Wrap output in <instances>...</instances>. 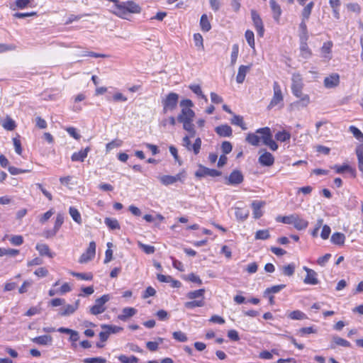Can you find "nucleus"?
<instances>
[{"label":"nucleus","instance_id":"1","mask_svg":"<svg viewBox=\"0 0 363 363\" xmlns=\"http://www.w3.org/2000/svg\"><path fill=\"white\" fill-rule=\"evenodd\" d=\"M245 140L253 146H259L262 141L264 145L268 146L273 151L278 149V145L273 140L271 130L268 127L261 128L257 129L255 133H248Z\"/></svg>","mask_w":363,"mask_h":363},{"label":"nucleus","instance_id":"2","mask_svg":"<svg viewBox=\"0 0 363 363\" xmlns=\"http://www.w3.org/2000/svg\"><path fill=\"white\" fill-rule=\"evenodd\" d=\"M111 11L119 18L128 19L130 14L140 13L141 8L133 1H114V4L111 7Z\"/></svg>","mask_w":363,"mask_h":363},{"label":"nucleus","instance_id":"3","mask_svg":"<svg viewBox=\"0 0 363 363\" xmlns=\"http://www.w3.org/2000/svg\"><path fill=\"white\" fill-rule=\"evenodd\" d=\"M181 112L177 116V121L191 120L195 117V112L192 110L194 104L190 99H183L179 104Z\"/></svg>","mask_w":363,"mask_h":363},{"label":"nucleus","instance_id":"4","mask_svg":"<svg viewBox=\"0 0 363 363\" xmlns=\"http://www.w3.org/2000/svg\"><path fill=\"white\" fill-rule=\"evenodd\" d=\"M179 98V94L174 92H170L166 95L165 97L162 100L163 113H166L168 111L174 110L177 108Z\"/></svg>","mask_w":363,"mask_h":363},{"label":"nucleus","instance_id":"5","mask_svg":"<svg viewBox=\"0 0 363 363\" xmlns=\"http://www.w3.org/2000/svg\"><path fill=\"white\" fill-rule=\"evenodd\" d=\"M284 96L281 91V86L277 82L273 83V96L268 105V109H272L274 107L281 105L283 106Z\"/></svg>","mask_w":363,"mask_h":363},{"label":"nucleus","instance_id":"6","mask_svg":"<svg viewBox=\"0 0 363 363\" xmlns=\"http://www.w3.org/2000/svg\"><path fill=\"white\" fill-rule=\"evenodd\" d=\"M109 294H104L99 298H96L94 304L90 307L89 312L94 315L103 313L106 307L105 304L110 300Z\"/></svg>","mask_w":363,"mask_h":363},{"label":"nucleus","instance_id":"7","mask_svg":"<svg viewBox=\"0 0 363 363\" xmlns=\"http://www.w3.org/2000/svg\"><path fill=\"white\" fill-rule=\"evenodd\" d=\"M190 136L186 135L182 139V145L188 150L192 151L194 155H198L200 152L201 147V139L200 138H197L194 144H191Z\"/></svg>","mask_w":363,"mask_h":363},{"label":"nucleus","instance_id":"8","mask_svg":"<svg viewBox=\"0 0 363 363\" xmlns=\"http://www.w3.org/2000/svg\"><path fill=\"white\" fill-rule=\"evenodd\" d=\"M291 91L296 97L301 96V91L303 87V79L300 74L294 73L291 77Z\"/></svg>","mask_w":363,"mask_h":363},{"label":"nucleus","instance_id":"9","mask_svg":"<svg viewBox=\"0 0 363 363\" xmlns=\"http://www.w3.org/2000/svg\"><path fill=\"white\" fill-rule=\"evenodd\" d=\"M185 177H186L185 172L183 171L174 176L162 175V176L159 177L158 179L162 184H164L165 186H168L170 184H173L177 182H183Z\"/></svg>","mask_w":363,"mask_h":363},{"label":"nucleus","instance_id":"10","mask_svg":"<svg viewBox=\"0 0 363 363\" xmlns=\"http://www.w3.org/2000/svg\"><path fill=\"white\" fill-rule=\"evenodd\" d=\"M259 157L258 158L259 163L264 167H271L274 163V157L270 152L265 150H259Z\"/></svg>","mask_w":363,"mask_h":363},{"label":"nucleus","instance_id":"11","mask_svg":"<svg viewBox=\"0 0 363 363\" xmlns=\"http://www.w3.org/2000/svg\"><path fill=\"white\" fill-rule=\"evenodd\" d=\"M251 17L258 35L262 37L264 33V28L259 14L255 10H252Z\"/></svg>","mask_w":363,"mask_h":363},{"label":"nucleus","instance_id":"12","mask_svg":"<svg viewBox=\"0 0 363 363\" xmlns=\"http://www.w3.org/2000/svg\"><path fill=\"white\" fill-rule=\"evenodd\" d=\"M96 254V243L94 241L89 242V247L85 252H84L80 258L79 262L80 263H86L90 260H91Z\"/></svg>","mask_w":363,"mask_h":363},{"label":"nucleus","instance_id":"13","mask_svg":"<svg viewBox=\"0 0 363 363\" xmlns=\"http://www.w3.org/2000/svg\"><path fill=\"white\" fill-rule=\"evenodd\" d=\"M303 269L306 272V276L303 279L304 284L309 285H316L319 283L318 274L316 272L306 266L303 267Z\"/></svg>","mask_w":363,"mask_h":363},{"label":"nucleus","instance_id":"14","mask_svg":"<svg viewBox=\"0 0 363 363\" xmlns=\"http://www.w3.org/2000/svg\"><path fill=\"white\" fill-rule=\"evenodd\" d=\"M64 223V216L63 214L58 213L55 218V220L53 223V227L47 230V238L54 237L60 228H61L62 223Z\"/></svg>","mask_w":363,"mask_h":363},{"label":"nucleus","instance_id":"15","mask_svg":"<svg viewBox=\"0 0 363 363\" xmlns=\"http://www.w3.org/2000/svg\"><path fill=\"white\" fill-rule=\"evenodd\" d=\"M220 174H221L220 172H219L216 169L207 168L202 165L199 166V169L195 173V176L197 177H199V178L205 177L207 176L216 177L220 176Z\"/></svg>","mask_w":363,"mask_h":363},{"label":"nucleus","instance_id":"16","mask_svg":"<svg viewBox=\"0 0 363 363\" xmlns=\"http://www.w3.org/2000/svg\"><path fill=\"white\" fill-rule=\"evenodd\" d=\"M340 83V76L337 73H333L325 78L323 84L325 88L332 89L337 86Z\"/></svg>","mask_w":363,"mask_h":363},{"label":"nucleus","instance_id":"17","mask_svg":"<svg viewBox=\"0 0 363 363\" xmlns=\"http://www.w3.org/2000/svg\"><path fill=\"white\" fill-rule=\"evenodd\" d=\"M269 5L272 12V16L274 20L279 23L280 20V16L281 15L282 11L281 6L279 4L277 3L275 0H269Z\"/></svg>","mask_w":363,"mask_h":363},{"label":"nucleus","instance_id":"18","mask_svg":"<svg viewBox=\"0 0 363 363\" xmlns=\"http://www.w3.org/2000/svg\"><path fill=\"white\" fill-rule=\"evenodd\" d=\"M332 48L333 43L331 41H328L324 43L320 48L321 57L327 61L332 58Z\"/></svg>","mask_w":363,"mask_h":363},{"label":"nucleus","instance_id":"19","mask_svg":"<svg viewBox=\"0 0 363 363\" xmlns=\"http://www.w3.org/2000/svg\"><path fill=\"white\" fill-rule=\"evenodd\" d=\"M252 65H240L238 68V74L236 76V82L242 84L245 81L246 74L251 69Z\"/></svg>","mask_w":363,"mask_h":363},{"label":"nucleus","instance_id":"20","mask_svg":"<svg viewBox=\"0 0 363 363\" xmlns=\"http://www.w3.org/2000/svg\"><path fill=\"white\" fill-rule=\"evenodd\" d=\"M243 181V176L240 172L234 170L230 174L228 184L231 185H237L240 184Z\"/></svg>","mask_w":363,"mask_h":363},{"label":"nucleus","instance_id":"21","mask_svg":"<svg viewBox=\"0 0 363 363\" xmlns=\"http://www.w3.org/2000/svg\"><path fill=\"white\" fill-rule=\"evenodd\" d=\"M294 216L295 217L294 219H293L292 224L294 225V228L298 230H302L306 229L308 225V222L303 218H301L297 214H294Z\"/></svg>","mask_w":363,"mask_h":363},{"label":"nucleus","instance_id":"22","mask_svg":"<svg viewBox=\"0 0 363 363\" xmlns=\"http://www.w3.org/2000/svg\"><path fill=\"white\" fill-rule=\"evenodd\" d=\"M90 148L89 147L79 150V152H74L71 157L73 162H83L87 157Z\"/></svg>","mask_w":363,"mask_h":363},{"label":"nucleus","instance_id":"23","mask_svg":"<svg viewBox=\"0 0 363 363\" xmlns=\"http://www.w3.org/2000/svg\"><path fill=\"white\" fill-rule=\"evenodd\" d=\"M264 201H254L252 203V208L253 210V216L255 218H259L262 216V208L264 206Z\"/></svg>","mask_w":363,"mask_h":363},{"label":"nucleus","instance_id":"24","mask_svg":"<svg viewBox=\"0 0 363 363\" xmlns=\"http://www.w3.org/2000/svg\"><path fill=\"white\" fill-rule=\"evenodd\" d=\"M137 313V310L134 308L126 307L122 310V313L118 315V318L121 320L125 321L128 318L133 316Z\"/></svg>","mask_w":363,"mask_h":363},{"label":"nucleus","instance_id":"25","mask_svg":"<svg viewBox=\"0 0 363 363\" xmlns=\"http://www.w3.org/2000/svg\"><path fill=\"white\" fill-rule=\"evenodd\" d=\"M79 301L77 300L75 302V303L73 305H71V304L66 305L65 306L64 309H62L60 311V313H59L60 315H62V316H66V315H69L74 313L75 312V311L79 307Z\"/></svg>","mask_w":363,"mask_h":363},{"label":"nucleus","instance_id":"26","mask_svg":"<svg viewBox=\"0 0 363 363\" xmlns=\"http://www.w3.org/2000/svg\"><path fill=\"white\" fill-rule=\"evenodd\" d=\"M216 133L221 137H230L232 135V128L228 125H222L215 129Z\"/></svg>","mask_w":363,"mask_h":363},{"label":"nucleus","instance_id":"27","mask_svg":"<svg viewBox=\"0 0 363 363\" xmlns=\"http://www.w3.org/2000/svg\"><path fill=\"white\" fill-rule=\"evenodd\" d=\"M193 121L194 119L179 121V123H182L183 128L190 133L191 137H194L196 134V130L194 128V125L193 124Z\"/></svg>","mask_w":363,"mask_h":363},{"label":"nucleus","instance_id":"28","mask_svg":"<svg viewBox=\"0 0 363 363\" xmlns=\"http://www.w3.org/2000/svg\"><path fill=\"white\" fill-rule=\"evenodd\" d=\"M301 40V45H300V51H301V55L305 58L308 59L311 56V51L309 49L307 40H303V39H300Z\"/></svg>","mask_w":363,"mask_h":363},{"label":"nucleus","instance_id":"29","mask_svg":"<svg viewBox=\"0 0 363 363\" xmlns=\"http://www.w3.org/2000/svg\"><path fill=\"white\" fill-rule=\"evenodd\" d=\"M332 243L337 245H343L345 241V235L342 233H335L330 239Z\"/></svg>","mask_w":363,"mask_h":363},{"label":"nucleus","instance_id":"30","mask_svg":"<svg viewBox=\"0 0 363 363\" xmlns=\"http://www.w3.org/2000/svg\"><path fill=\"white\" fill-rule=\"evenodd\" d=\"M32 0H16L15 3L11 5L13 11L23 9L28 7Z\"/></svg>","mask_w":363,"mask_h":363},{"label":"nucleus","instance_id":"31","mask_svg":"<svg viewBox=\"0 0 363 363\" xmlns=\"http://www.w3.org/2000/svg\"><path fill=\"white\" fill-rule=\"evenodd\" d=\"M306 21L307 20H303V18H302V21L299 25V38L303 40H308V30L306 23Z\"/></svg>","mask_w":363,"mask_h":363},{"label":"nucleus","instance_id":"32","mask_svg":"<svg viewBox=\"0 0 363 363\" xmlns=\"http://www.w3.org/2000/svg\"><path fill=\"white\" fill-rule=\"evenodd\" d=\"M233 125L240 126L242 130H246L247 127L243 121V118L241 116L233 114V118L230 120Z\"/></svg>","mask_w":363,"mask_h":363},{"label":"nucleus","instance_id":"33","mask_svg":"<svg viewBox=\"0 0 363 363\" xmlns=\"http://www.w3.org/2000/svg\"><path fill=\"white\" fill-rule=\"evenodd\" d=\"M300 99L293 104L294 106H301L302 107H306L311 103L310 96L308 94H303L301 92V96L298 97Z\"/></svg>","mask_w":363,"mask_h":363},{"label":"nucleus","instance_id":"34","mask_svg":"<svg viewBox=\"0 0 363 363\" xmlns=\"http://www.w3.org/2000/svg\"><path fill=\"white\" fill-rule=\"evenodd\" d=\"M204 293L205 289H201L196 291H189L186 294V297L189 299L194 300L197 298H201L203 300L204 298Z\"/></svg>","mask_w":363,"mask_h":363},{"label":"nucleus","instance_id":"35","mask_svg":"<svg viewBox=\"0 0 363 363\" xmlns=\"http://www.w3.org/2000/svg\"><path fill=\"white\" fill-rule=\"evenodd\" d=\"M287 316L291 320H303L307 318L306 315L299 310L289 312Z\"/></svg>","mask_w":363,"mask_h":363},{"label":"nucleus","instance_id":"36","mask_svg":"<svg viewBox=\"0 0 363 363\" xmlns=\"http://www.w3.org/2000/svg\"><path fill=\"white\" fill-rule=\"evenodd\" d=\"M235 214L238 219L245 220L249 216V211L245 208L237 207L235 208Z\"/></svg>","mask_w":363,"mask_h":363},{"label":"nucleus","instance_id":"37","mask_svg":"<svg viewBox=\"0 0 363 363\" xmlns=\"http://www.w3.org/2000/svg\"><path fill=\"white\" fill-rule=\"evenodd\" d=\"M356 155L358 160L359 170L363 174V148L362 146H358L357 147Z\"/></svg>","mask_w":363,"mask_h":363},{"label":"nucleus","instance_id":"38","mask_svg":"<svg viewBox=\"0 0 363 363\" xmlns=\"http://www.w3.org/2000/svg\"><path fill=\"white\" fill-rule=\"evenodd\" d=\"M313 6L314 2L311 1L303 8L301 13L302 18H303V20H308L309 18Z\"/></svg>","mask_w":363,"mask_h":363},{"label":"nucleus","instance_id":"39","mask_svg":"<svg viewBox=\"0 0 363 363\" xmlns=\"http://www.w3.org/2000/svg\"><path fill=\"white\" fill-rule=\"evenodd\" d=\"M205 304L204 300L200 299V300H194L191 301L186 302L184 303L185 308L188 309H192L196 307H202Z\"/></svg>","mask_w":363,"mask_h":363},{"label":"nucleus","instance_id":"40","mask_svg":"<svg viewBox=\"0 0 363 363\" xmlns=\"http://www.w3.org/2000/svg\"><path fill=\"white\" fill-rule=\"evenodd\" d=\"M286 285L284 284H280V285H275L272 287H269L266 289V290L264 292V296H268V295H270L272 294H277L279 293L281 289H284Z\"/></svg>","mask_w":363,"mask_h":363},{"label":"nucleus","instance_id":"41","mask_svg":"<svg viewBox=\"0 0 363 363\" xmlns=\"http://www.w3.org/2000/svg\"><path fill=\"white\" fill-rule=\"evenodd\" d=\"M18 253H19L18 250L0 247V257H3V256L15 257Z\"/></svg>","mask_w":363,"mask_h":363},{"label":"nucleus","instance_id":"42","mask_svg":"<svg viewBox=\"0 0 363 363\" xmlns=\"http://www.w3.org/2000/svg\"><path fill=\"white\" fill-rule=\"evenodd\" d=\"M69 213L72 219L78 224L82 223V217L79 211L74 207H70Z\"/></svg>","mask_w":363,"mask_h":363},{"label":"nucleus","instance_id":"43","mask_svg":"<svg viewBox=\"0 0 363 363\" xmlns=\"http://www.w3.org/2000/svg\"><path fill=\"white\" fill-rule=\"evenodd\" d=\"M189 88L197 96H200L203 99H204L206 101H208L207 97L203 94L200 85L199 84H190Z\"/></svg>","mask_w":363,"mask_h":363},{"label":"nucleus","instance_id":"44","mask_svg":"<svg viewBox=\"0 0 363 363\" xmlns=\"http://www.w3.org/2000/svg\"><path fill=\"white\" fill-rule=\"evenodd\" d=\"M104 223L111 230L120 229L119 223L115 218H106Z\"/></svg>","mask_w":363,"mask_h":363},{"label":"nucleus","instance_id":"45","mask_svg":"<svg viewBox=\"0 0 363 363\" xmlns=\"http://www.w3.org/2000/svg\"><path fill=\"white\" fill-rule=\"evenodd\" d=\"M200 25L201 27L202 30L203 31H208L210 30L211 26V23L208 19V16L206 14H203L201 17L200 20Z\"/></svg>","mask_w":363,"mask_h":363},{"label":"nucleus","instance_id":"46","mask_svg":"<svg viewBox=\"0 0 363 363\" xmlns=\"http://www.w3.org/2000/svg\"><path fill=\"white\" fill-rule=\"evenodd\" d=\"M275 138L278 141L280 142H286L287 140H289L291 138V134L285 130L283 131H279L275 135Z\"/></svg>","mask_w":363,"mask_h":363},{"label":"nucleus","instance_id":"47","mask_svg":"<svg viewBox=\"0 0 363 363\" xmlns=\"http://www.w3.org/2000/svg\"><path fill=\"white\" fill-rule=\"evenodd\" d=\"M349 130L354 137L358 140L359 142L363 143V133L361 132L359 129L354 125H351L349 127Z\"/></svg>","mask_w":363,"mask_h":363},{"label":"nucleus","instance_id":"48","mask_svg":"<svg viewBox=\"0 0 363 363\" xmlns=\"http://www.w3.org/2000/svg\"><path fill=\"white\" fill-rule=\"evenodd\" d=\"M101 328L104 330H107L109 335L118 333L123 330V328L112 325H102Z\"/></svg>","mask_w":363,"mask_h":363},{"label":"nucleus","instance_id":"49","mask_svg":"<svg viewBox=\"0 0 363 363\" xmlns=\"http://www.w3.org/2000/svg\"><path fill=\"white\" fill-rule=\"evenodd\" d=\"M295 269L296 265L294 263L289 264L281 268L283 274L288 277H291L294 274Z\"/></svg>","mask_w":363,"mask_h":363},{"label":"nucleus","instance_id":"50","mask_svg":"<svg viewBox=\"0 0 363 363\" xmlns=\"http://www.w3.org/2000/svg\"><path fill=\"white\" fill-rule=\"evenodd\" d=\"M239 47L237 44H234L232 47V52L230 56V64L234 66L238 57Z\"/></svg>","mask_w":363,"mask_h":363},{"label":"nucleus","instance_id":"51","mask_svg":"<svg viewBox=\"0 0 363 363\" xmlns=\"http://www.w3.org/2000/svg\"><path fill=\"white\" fill-rule=\"evenodd\" d=\"M2 126L7 130H13L16 128V123L11 118H6L2 123Z\"/></svg>","mask_w":363,"mask_h":363},{"label":"nucleus","instance_id":"52","mask_svg":"<svg viewBox=\"0 0 363 363\" xmlns=\"http://www.w3.org/2000/svg\"><path fill=\"white\" fill-rule=\"evenodd\" d=\"M317 333V330L313 326L301 328L298 331V334L301 337H303L306 335H308V334H311V333Z\"/></svg>","mask_w":363,"mask_h":363},{"label":"nucleus","instance_id":"53","mask_svg":"<svg viewBox=\"0 0 363 363\" xmlns=\"http://www.w3.org/2000/svg\"><path fill=\"white\" fill-rule=\"evenodd\" d=\"M333 168L335 170L336 173H337V174H342V173H343L345 171H348L350 172H354V169H352L348 164H343L342 166L335 165Z\"/></svg>","mask_w":363,"mask_h":363},{"label":"nucleus","instance_id":"54","mask_svg":"<svg viewBox=\"0 0 363 363\" xmlns=\"http://www.w3.org/2000/svg\"><path fill=\"white\" fill-rule=\"evenodd\" d=\"M174 339L180 342H185L188 340L186 335L182 331H175L172 333Z\"/></svg>","mask_w":363,"mask_h":363},{"label":"nucleus","instance_id":"55","mask_svg":"<svg viewBox=\"0 0 363 363\" xmlns=\"http://www.w3.org/2000/svg\"><path fill=\"white\" fill-rule=\"evenodd\" d=\"M194 41L195 45L198 48L199 50H203V40L202 35L200 33H195L194 35Z\"/></svg>","mask_w":363,"mask_h":363},{"label":"nucleus","instance_id":"56","mask_svg":"<svg viewBox=\"0 0 363 363\" xmlns=\"http://www.w3.org/2000/svg\"><path fill=\"white\" fill-rule=\"evenodd\" d=\"M246 40L248 45L252 48H255V35L252 30H247L245 34Z\"/></svg>","mask_w":363,"mask_h":363},{"label":"nucleus","instance_id":"57","mask_svg":"<svg viewBox=\"0 0 363 363\" xmlns=\"http://www.w3.org/2000/svg\"><path fill=\"white\" fill-rule=\"evenodd\" d=\"M333 340L335 343V345L344 347H349L351 345L350 342L338 336L333 337Z\"/></svg>","mask_w":363,"mask_h":363},{"label":"nucleus","instance_id":"58","mask_svg":"<svg viewBox=\"0 0 363 363\" xmlns=\"http://www.w3.org/2000/svg\"><path fill=\"white\" fill-rule=\"evenodd\" d=\"M138 246L147 255L153 254L155 251V248L154 246L145 245L140 242H138Z\"/></svg>","mask_w":363,"mask_h":363},{"label":"nucleus","instance_id":"59","mask_svg":"<svg viewBox=\"0 0 363 363\" xmlns=\"http://www.w3.org/2000/svg\"><path fill=\"white\" fill-rule=\"evenodd\" d=\"M175 124H176V119L173 116H170L169 118H163L160 122V125L162 126V127H164V128H165L167 125H170L174 126V125H175Z\"/></svg>","mask_w":363,"mask_h":363},{"label":"nucleus","instance_id":"60","mask_svg":"<svg viewBox=\"0 0 363 363\" xmlns=\"http://www.w3.org/2000/svg\"><path fill=\"white\" fill-rule=\"evenodd\" d=\"M74 277L82 279V280H91L93 279V275L91 273H77V272H72L71 273Z\"/></svg>","mask_w":363,"mask_h":363},{"label":"nucleus","instance_id":"61","mask_svg":"<svg viewBox=\"0 0 363 363\" xmlns=\"http://www.w3.org/2000/svg\"><path fill=\"white\" fill-rule=\"evenodd\" d=\"M118 359L122 363H135L138 362V358L135 356L127 357L125 355H121L118 357Z\"/></svg>","mask_w":363,"mask_h":363},{"label":"nucleus","instance_id":"62","mask_svg":"<svg viewBox=\"0 0 363 363\" xmlns=\"http://www.w3.org/2000/svg\"><path fill=\"white\" fill-rule=\"evenodd\" d=\"M269 238V233L267 230H259L255 234L257 240H267Z\"/></svg>","mask_w":363,"mask_h":363},{"label":"nucleus","instance_id":"63","mask_svg":"<svg viewBox=\"0 0 363 363\" xmlns=\"http://www.w3.org/2000/svg\"><path fill=\"white\" fill-rule=\"evenodd\" d=\"M121 145H122V141L120 140H112L111 142L106 144V151L109 152L116 147H118L121 146Z\"/></svg>","mask_w":363,"mask_h":363},{"label":"nucleus","instance_id":"64","mask_svg":"<svg viewBox=\"0 0 363 363\" xmlns=\"http://www.w3.org/2000/svg\"><path fill=\"white\" fill-rule=\"evenodd\" d=\"M84 363H106V359L103 357H91L84 359Z\"/></svg>","mask_w":363,"mask_h":363}]
</instances>
